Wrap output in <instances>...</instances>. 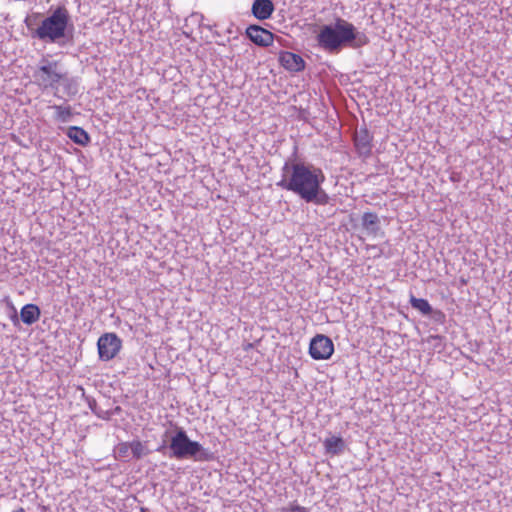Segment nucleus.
<instances>
[{
	"label": "nucleus",
	"mask_w": 512,
	"mask_h": 512,
	"mask_svg": "<svg viewBox=\"0 0 512 512\" xmlns=\"http://www.w3.org/2000/svg\"><path fill=\"white\" fill-rule=\"evenodd\" d=\"M87 404L91 411L98 417L103 420H109L111 418V412L103 410L98 407L97 402L92 397H86Z\"/></svg>",
	"instance_id": "6ab92c4d"
},
{
	"label": "nucleus",
	"mask_w": 512,
	"mask_h": 512,
	"mask_svg": "<svg viewBox=\"0 0 512 512\" xmlns=\"http://www.w3.org/2000/svg\"><path fill=\"white\" fill-rule=\"evenodd\" d=\"M148 511H149L148 508H144V507L141 508V512H148Z\"/></svg>",
	"instance_id": "cd10ccee"
},
{
	"label": "nucleus",
	"mask_w": 512,
	"mask_h": 512,
	"mask_svg": "<svg viewBox=\"0 0 512 512\" xmlns=\"http://www.w3.org/2000/svg\"><path fill=\"white\" fill-rule=\"evenodd\" d=\"M362 226L369 234L372 235H377L381 230L379 217L373 212H365L363 214Z\"/></svg>",
	"instance_id": "2eb2a0df"
},
{
	"label": "nucleus",
	"mask_w": 512,
	"mask_h": 512,
	"mask_svg": "<svg viewBox=\"0 0 512 512\" xmlns=\"http://www.w3.org/2000/svg\"><path fill=\"white\" fill-rule=\"evenodd\" d=\"M323 444L326 453L330 455H340L344 452L346 448L344 439L339 436H331L329 438H326Z\"/></svg>",
	"instance_id": "ddd939ff"
},
{
	"label": "nucleus",
	"mask_w": 512,
	"mask_h": 512,
	"mask_svg": "<svg viewBox=\"0 0 512 512\" xmlns=\"http://www.w3.org/2000/svg\"><path fill=\"white\" fill-rule=\"evenodd\" d=\"M108 411L111 412V416H113L115 414H119L120 413L121 407L120 406H116L114 409L108 410Z\"/></svg>",
	"instance_id": "a878e982"
},
{
	"label": "nucleus",
	"mask_w": 512,
	"mask_h": 512,
	"mask_svg": "<svg viewBox=\"0 0 512 512\" xmlns=\"http://www.w3.org/2000/svg\"><path fill=\"white\" fill-rule=\"evenodd\" d=\"M117 453L119 455V457H128L129 456V452L131 451V447H130V443H121L117 446Z\"/></svg>",
	"instance_id": "412c9836"
},
{
	"label": "nucleus",
	"mask_w": 512,
	"mask_h": 512,
	"mask_svg": "<svg viewBox=\"0 0 512 512\" xmlns=\"http://www.w3.org/2000/svg\"><path fill=\"white\" fill-rule=\"evenodd\" d=\"M409 303L413 309L418 310L421 314L427 316L433 312L432 306L426 299L410 296Z\"/></svg>",
	"instance_id": "a211bd4d"
},
{
	"label": "nucleus",
	"mask_w": 512,
	"mask_h": 512,
	"mask_svg": "<svg viewBox=\"0 0 512 512\" xmlns=\"http://www.w3.org/2000/svg\"><path fill=\"white\" fill-rule=\"evenodd\" d=\"M42 510H43V512H46L48 510V508L46 506H43Z\"/></svg>",
	"instance_id": "c85d7f7f"
},
{
	"label": "nucleus",
	"mask_w": 512,
	"mask_h": 512,
	"mask_svg": "<svg viewBox=\"0 0 512 512\" xmlns=\"http://www.w3.org/2000/svg\"><path fill=\"white\" fill-rule=\"evenodd\" d=\"M40 308L35 304H26L20 311V318L26 325H32L40 318Z\"/></svg>",
	"instance_id": "4468645a"
},
{
	"label": "nucleus",
	"mask_w": 512,
	"mask_h": 512,
	"mask_svg": "<svg viewBox=\"0 0 512 512\" xmlns=\"http://www.w3.org/2000/svg\"><path fill=\"white\" fill-rule=\"evenodd\" d=\"M11 320L14 323V325L18 324L19 318H18L16 310H14V314L11 316Z\"/></svg>",
	"instance_id": "393cba45"
},
{
	"label": "nucleus",
	"mask_w": 512,
	"mask_h": 512,
	"mask_svg": "<svg viewBox=\"0 0 512 512\" xmlns=\"http://www.w3.org/2000/svg\"><path fill=\"white\" fill-rule=\"evenodd\" d=\"M66 135L80 146H86L90 142L89 134L81 127L71 126L67 129Z\"/></svg>",
	"instance_id": "dca6fc26"
},
{
	"label": "nucleus",
	"mask_w": 512,
	"mask_h": 512,
	"mask_svg": "<svg viewBox=\"0 0 512 512\" xmlns=\"http://www.w3.org/2000/svg\"><path fill=\"white\" fill-rule=\"evenodd\" d=\"M275 10L272 0H254L251 7L252 15L258 20H266Z\"/></svg>",
	"instance_id": "f8f14e48"
},
{
	"label": "nucleus",
	"mask_w": 512,
	"mask_h": 512,
	"mask_svg": "<svg viewBox=\"0 0 512 512\" xmlns=\"http://www.w3.org/2000/svg\"><path fill=\"white\" fill-rule=\"evenodd\" d=\"M316 41L323 51L336 55L344 48H362L370 40L365 32L359 31L351 22L338 17L333 23L320 27Z\"/></svg>",
	"instance_id": "f03ea898"
},
{
	"label": "nucleus",
	"mask_w": 512,
	"mask_h": 512,
	"mask_svg": "<svg viewBox=\"0 0 512 512\" xmlns=\"http://www.w3.org/2000/svg\"><path fill=\"white\" fill-rule=\"evenodd\" d=\"M58 88L60 89L61 99L73 98L79 92V83L76 77L69 76L67 72L61 75V79L58 82Z\"/></svg>",
	"instance_id": "1a4fd4ad"
},
{
	"label": "nucleus",
	"mask_w": 512,
	"mask_h": 512,
	"mask_svg": "<svg viewBox=\"0 0 512 512\" xmlns=\"http://www.w3.org/2000/svg\"><path fill=\"white\" fill-rule=\"evenodd\" d=\"M58 66L57 61L42 58L39 66L33 73L34 81L38 87L42 90H53L55 97H61L58 82L63 73L58 71Z\"/></svg>",
	"instance_id": "39448f33"
},
{
	"label": "nucleus",
	"mask_w": 512,
	"mask_h": 512,
	"mask_svg": "<svg viewBox=\"0 0 512 512\" xmlns=\"http://www.w3.org/2000/svg\"><path fill=\"white\" fill-rule=\"evenodd\" d=\"M13 512H25L24 508L20 507L16 510H14Z\"/></svg>",
	"instance_id": "bb28decb"
},
{
	"label": "nucleus",
	"mask_w": 512,
	"mask_h": 512,
	"mask_svg": "<svg viewBox=\"0 0 512 512\" xmlns=\"http://www.w3.org/2000/svg\"><path fill=\"white\" fill-rule=\"evenodd\" d=\"M130 447L131 453L136 459H140L148 453L146 447L140 441L130 442Z\"/></svg>",
	"instance_id": "aec40b11"
},
{
	"label": "nucleus",
	"mask_w": 512,
	"mask_h": 512,
	"mask_svg": "<svg viewBox=\"0 0 512 512\" xmlns=\"http://www.w3.org/2000/svg\"><path fill=\"white\" fill-rule=\"evenodd\" d=\"M372 136L366 127H361L354 134V144L358 153L362 156H369L372 149Z\"/></svg>",
	"instance_id": "9d476101"
},
{
	"label": "nucleus",
	"mask_w": 512,
	"mask_h": 512,
	"mask_svg": "<svg viewBox=\"0 0 512 512\" xmlns=\"http://www.w3.org/2000/svg\"><path fill=\"white\" fill-rule=\"evenodd\" d=\"M97 346L99 358L109 361L120 351L122 341L115 333H105L98 339Z\"/></svg>",
	"instance_id": "423d86ee"
},
{
	"label": "nucleus",
	"mask_w": 512,
	"mask_h": 512,
	"mask_svg": "<svg viewBox=\"0 0 512 512\" xmlns=\"http://www.w3.org/2000/svg\"><path fill=\"white\" fill-rule=\"evenodd\" d=\"M306 508L297 504V503H291L288 507H282L280 509V512H306Z\"/></svg>",
	"instance_id": "4be33fe9"
},
{
	"label": "nucleus",
	"mask_w": 512,
	"mask_h": 512,
	"mask_svg": "<svg viewBox=\"0 0 512 512\" xmlns=\"http://www.w3.org/2000/svg\"><path fill=\"white\" fill-rule=\"evenodd\" d=\"M429 316L437 323H443L445 321V314L441 310H434Z\"/></svg>",
	"instance_id": "5701e85b"
},
{
	"label": "nucleus",
	"mask_w": 512,
	"mask_h": 512,
	"mask_svg": "<svg viewBox=\"0 0 512 512\" xmlns=\"http://www.w3.org/2000/svg\"><path fill=\"white\" fill-rule=\"evenodd\" d=\"M325 175L321 168L301 160L288 159L281 168L277 187L291 191L306 203L326 205L329 195L322 188Z\"/></svg>",
	"instance_id": "f257e3e1"
},
{
	"label": "nucleus",
	"mask_w": 512,
	"mask_h": 512,
	"mask_svg": "<svg viewBox=\"0 0 512 512\" xmlns=\"http://www.w3.org/2000/svg\"><path fill=\"white\" fill-rule=\"evenodd\" d=\"M279 62L286 70L300 72L305 68L303 58L295 53L283 51L279 54Z\"/></svg>",
	"instance_id": "9b49d317"
},
{
	"label": "nucleus",
	"mask_w": 512,
	"mask_h": 512,
	"mask_svg": "<svg viewBox=\"0 0 512 512\" xmlns=\"http://www.w3.org/2000/svg\"><path fill=\"white\" fill-rule=\"evenodd\" d=\"M24 22H25L26 26L28 27V29L32 30V24H33L32 17L27 16Z\"/></svg>",
	"instance_id": "b1692460"
},
{
	"label": "nucleus",
	"mask_w": 512,
	"mask_h": 512,
	"mask_svg": "<svg viewBox=\"0 0 512 512\" xmlns=\"http://www.w3.org/2000/svg\"><path fill=\"white\" fill-rule=\"evenodd\" d=\"M69 22L70 15L67 8L60 5L41 22L38 28L32 31V37L45 42L64 44L61 40L67 37Z\"/></svg>",
	"instance_id": "7ed1b4c3"
},
{
	"label": "nucleus",
	"mask_w": 512,
	"mask_h": 512,
	"mask_svg": "<svg viewBox=\"0 0 512 512\" xmlns=\"http://www.w3.org/2000/svg\"><path fill=\"white\" fill-rule=\"evenodd\" d=\"M334 352L332 340L323 334L313 337L309 345V354L314 360L329 359Z\"/></svg>",
	"instance_id": "0eeeda50"
},
{
	"label": "nucleus",
	"mask_w": 512,
	"mask_h": 512,
	"mask_svg": "<svg viewBox=\"0 0 512 512\" xmlns=\"http://www.w3.org/2000/svg\"><path fill=\"white\" fill-rule=\"evenodd\" d=\"M245 34L250 41L260 47L272 46L274 41H277L281 46L283 41L281 37L275 36L269 30L255 24L248 26Z\"/></svg>",
	"instance_id": "6e6552de"
},
{
	"label": "nucleus",
	"mask_w": 512,
	"mask_h": 512,
	"mask_svg": "<svg viewBox=\"0 0 512 512\" xmlns=\"http://www.w3.org/2000/svg\"><path fill=\"white\" fill-rule=\"evenodd\" d=\"M51 108L55 111V121L67 123L72 120L74 114L71 106L53 105Z\"/></svg>",
	"instance_id": "f3484780"
},
{
	"label": "nucleus",
	"mask_w": 512,
	"mask_h": 512,
	"mask_svg": "<svg viewBox=\"0 0 512 512\" xmlns=\"http://www.w3.org/2000/svg\"><path fill=\"white\" fill-rule=\"evenodd\" d=\"M169 457L176 459H193L195 461H209L213 454L205 449L199 442L191 440L186 431L176 427L174 435L170 438Z\"/></svg>",
	"instance_id": "20e7f679"
}]
</instances>
